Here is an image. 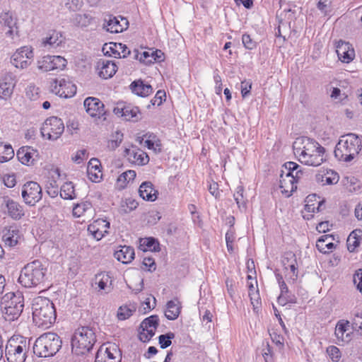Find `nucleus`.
Returning a JSON list of instances; mask_svg holds the SVG:
<instances>
[{"mask_svg":"<svg viewBox=\"0 0 362 362\" xmlns=\"http://www.w3.org/2000/svg\"><path fill=\"white\" fill-rule=\"evenodd\" d=\"M243 192L244 189L243 186H238L236 188V191L234 194V199L236 201V203L238 206L240 204H245V200L243 197Z\"/></svg>","mask_w":362,"mask_h":362,"instance_id":"obj_58","label":"nucleus"},{"mask_svg":"<svg viewBox=\"0 0 362 362\" xmlns=\"http://www.w3.org/2000/svg\"><path fill=\"white\" fill-rule=\"evenodd\" d=\"M354 283L357 289L362 293V269H358L354 275Z\"/></svg>","mask_w":362,"mask_h":362,"instance_id":"obj_60","label":"nucleus"},{"mask_svg":"<svg viewBox=\"0 0 362 362\" xmlns=\"http://www.w3.org/2000/svg\"><path fill=\"white\" fill-rule=\"evenodd\" d=\"M351 315L353 327L362 330V310L354 309L351 311Z\"/></svg>","mask_w":362,"mask_h":362,"instance_id":"obj_43","label":"nucleus"},{"mask_svg":"<svg viewBox=\"0 0 362 362\" xmlns=\"http://www.w3.org/2000/svg\"><path fill=\"white\" fill-rule=\"evenodd\" d=\"M136 175V174L134 170H127L122 173L119 176V177L117 178V182L125 184L126 182H129V181L133 180L135 178Z\"/></svg>","mask_w":362,"mask_h":362,"instance_id":"obj_51","label":"nucleus"},{"mask_svg":"<svg viewBox=\"0 0 362 362\" xmlns=\"http://www.w3.org/2000/svg\"><path fill=\"white\" fill-rule=\"evenodd\" d=\"M143 265L146 268L148 271H153L156 269V264L154 259L151 257H145L143 260Z\"/></svg>","mask_w":362,"mask_h":362,"instance_id":"obj_64","label":"nucleus"},{"mask_svg":"<svg viewBox=\"0 0 362 362\" xmlns=\"http://www.w3.org/2000/svg\"><path fill=\"white\" fill-rule=\"evenodd\" d=\"M93 206L89 202H83L77 204L73 208V215L76 217H84L83 221L89 220L93 215Z\"/></svg>","mask_w":362,"mask_h":362,"instance_id":"obj_26","label":"nucleus"},{"mask_svg":"<svg viewBox=\"0 0 362 362\" xmlns=\"http://www.w3.org/2000/svg\"><path fill=\"white\" fill-rule=\"evenodd\" d=\"M242 42L244 47L247 49H252L256 47V42L247 34L243 35Z\"/></svg>","mask_w":362,"mask_h":362,"instance_id":"obj_56","label":"nucleus"},{"mask_svg":"<svg viewBox=\"0 0 362 362\" xmlns=\"http://www.w3.org/2000/svg\"><path fill=\"white\" fill-rule=\"evenodd\" d=\"M122 354L115 344L103 345L98 350L95 362H120Z\"/></svg>","mask_w":362,"mask_h":362,"instance_id":"obj_13","label":"nucleus"},{"mask_svg":"<svg viewBox=\"0 0 362 362\" xmlns=\"http://www.w3.org/2000/svg\"><path fill=\"white\" fill-rule=\"evenodd\" d=\"M29 351V343L23 337H11L5 347V356L8 362H25Z\"/></svg>","mask_w":362,"mask_h":362,"instance_id":"obj_8","label":"nucleus"},{"mask_svg":"<svg viewBox=\"0 0 362 362\" xmlns=\"http://www.w3.org/2000/svg\"><path fill=\"white\" fill-rule=\"evenodd\" d=\"M95 279L96 284L100 290H105L111 286L112 280L107 273H100L96 275Z\"/></svg>","mask_w":362,"mask_h":362,"instance_id":"obj_39","label":"nucleus"},{"mask_svg":"<svg viewBox=\"0 0 362 362\" xmlns=\"http://www.w3.org/2000/svg\"><path fill=\"white\" fill-rule=\"evenodd\" d=\"M66 59L56 55H46L37 61V69L42 72L62 70L66 67Z\"/></svg>","mask_w":362,"mask_h":362,"instance_id":"obj_11","label":"nucleus"},{"mask_svg":"<svg viewBox=\"0 0 362 362\" xmlns=\"http://www.w3.org/2000/svg\"><path fill=\"white\" fill-rule=\"evenodd\" d=\"M158 320L157 315H151L142 321L140 329L146 330L148 332L151 336H154L158 325Z\"/></svg>","mask_w":362,"mask_h":362,"instance_id":"obj_33","label":"nucleus"},{"mask_svg":"<svg viewBox=\"0 0 362 362\" xmlns=\"http://www.w3.org/2000/svg\"><path fill=\"white\" fill-rule=\"evenodd\" d=\"M129 22L127 18L119 16H108L105 18L103 28L112 33H122L128 28Z\"/></svg>","mask_w":362,"mask_h":362,"instance_id":"obj_17","label":"nucleus"},{"mask_svg":"<svg viewBox=\"0 0 362 362\" xmlns=\"http://www.w3.org/2000/svg\"><path fill=\"white\" fill-rule=\"evenodd\" d=\"M92 20L89 14H76L74 18V23L80 27H87L91 23Z\"/></svg>","mask_w":362,"mask_h":362,"instance_id":"obj_40","label":"nucleus"},{"mask_svg":"<svg viewBox=\"0 0 362 362\" xmlns=\"http://www.w3.org/2000/svg\"><path fill=\"white\" fill-rule=\"evenodd\" d=\"M15 84L10 78L9 81H2L0 82V98L3 100L8 99L13 91Z\"/></svg>","mask_w":362,"mask_h":362,"instance_id":"obj_35","label":"nucleus"},{"mask_svg":"<svg viewBox=\"0 0 362 362\" xmlns=\"http://www.w3.org/2000/svg\"><path fill=\"white\" fill-rule=\"evenodd\" d=\"M249 296L250 298V302L253 306L254 310H255L259 309L262 303L258 290H257L255 292H250Z\"/></svg>","mask_w":362,"mask_h":362,"instance_id":"obj_55","label":"nucleus"},{"mask_svg":"<svg viewBox=\"0 0 362 362\" xmlns=\"http://www.w3.org/2000/svg\"><path fill=\"white\" fill-rule=\"evenodd\" d=\"M123 140V134L119 131L115 132V134L112 135V138L108 141L107 148L111 150H115L122 143Z\"/></svg>","mask_w":362,"mask_h":362,"instance_id":"obj_41","label":"nucleus"},{"mask_svg":"<svg viewBox=\"0 0 362 362\" xmlns=\"http://www.w3.org/2000/svg\"><path fill=\"white\" fill-rule=\"evenodd\" d=\"M115 52H117V54L114 56L115 58H125L130 54L129 48L122 43L115 45Z\"/></svg>","mask_w":362,"mask_h":362,"instance_id":"obj_46","label":"nucleus"},{"mask_svg":"<svg viewBox=\"0 0 362 362\" xmlns=\"http://www.w3.org/2000/svg\"><path fill=\"white\" fill-rule=\"evenodd\" d=\"M292 263H296V257L294 253L289 252H286L282 259V264L286 271H288V267Z\"/></svg>","mask_w":362,"mask_h":362,"instance_id":"obj_52","label":"nucleus"},{"mask_svg":"<svg viewBox=\"0 0 362 362\" xmlns=\"http://www.w3.org/2000/svg\"><path fill=\"white\" fill-rule=\"evenodd\" d=\"M133 311L132 309L127 305L120 306L117 311V317L120 320H124L132 315Z\"/></svg>","mask_w":362,"mask_h":362,"instance_id":"obj_50","label":"nucleus"},{"mask_svg":"<svg viewBox=\"0 0 362 362\" xmlns=\"http://www.w3.org/2000/svg\"><path fill=\"white\" fill-rule=\"evenodd\" d=\"M354 231H353L349 236L347 239V248L349 252H354L356 248L359 246V240L356 238L355 235H353Z\"/></svg>","mask_w":362,"mask_h":362,"instance_id":"obj_54","label":"nucleus"},{"mask_svg":"<svg viewBox=\"0 0 362 362\" xmlns=\"http://www.w3.org/2000/svg\"><path fill=\"white\" fill-rule=\"evenodd\" d=\"M130 88L134 93L141 97H146L153 91L151 85L145 84L141 80L133 81L130 85Z\"/></svg>","mask_w":362,"mask_h":362,"instance_id":"obj_31","label":"nucleus"},{"mask_svg":"<svg viewBox=\"0 0 362 362\" xmlns=\"http://www.w3.org/2000/svg\"><path fill=\"white\" fill-rule=\"evenodd\" d=\"M47 273V267L41 261L36 259L24 266L18 281L25 288L35 287L45 281Z\"/></svg>","mask_w":362,"mask_h":362,"instance_id":"obj_4","label":"nucleus"},{"mask_svg":"<svg viewBox=\"0 0 362 362\" xmlns=\"http://www.w3.org/2000/svg\"><path fill=\"white\" fill-rule=\"evenodd\" d=\"M134 250L130 246H119V249L114 253V257L123 264L131 262L134 258Z\"/></svg>","mask_w":362,"mask_h":362,"instance_id":"obj_27","label":"nucleus"},{"mask_svg":"<svg viewBox=\"0 0 362 362\" xmlns=\"http://www.w3.org/2000/svg\"><path fill=\"white\" fill-rule=\"evenodd\" d=\"M16 156L21 163L30 165L37 159L38 153L30 146H23L18 150Z\"/></svg>","mask_w":362,"mask_h":362,"instance_id":"obj_23","label":"nucleus"},{"mask_svg":"<svg viewBox=\"0 0 362 362\" xmlns=\"http://www.w3.org/2000/svg\"><path fill=\"white\" fill-rule=\"evenodd\" d=\"M0 22L5 27L8 28L6 32V35L11 36L13 35L14 30L13 28L16 27V21L9 13H4L0 16Z\"/></svg>","mask_w":362,"mask_h":362,"instance_id":"obj_34","label":"nucleus"},{"mask_svg":"<svg viewBox=\"0 0 362 362\" xmlns=\"http://www.w3.org/2000/svg\"><path fill=\"white\" fill-rule=\"evenodd\" d=\"M350 322L345 320H339L335 327V335L338 340L344 341L346 340L344 334L348 330L347 327L349 326ZM346 338H349V334L346 335ZM348 340V339H346Z\"/></svg>","mask_w":362,"mask_h":362,"instance_id":"obj_37","label":"nucleus"},{"mask_svg":"<svg viewBox=\"0 0 362 362\" xmlns=\"http://www.w3.org/2000/svg\"><path fill=\"white\" fill-rule=\"evenodd\" d=\"M62 344V339L56 333H45L35 340L33 353L38 357L53 356L59 351Z\"/></svg>","mask_w":362,"mask_h":362,"instance_id":"obj_6","label":"nucleus"},{"mask_svg":"<svg viewBox=\"0 0 362 362\" xmlns=\"http://www.w3.org/2000/svg\"><path fill=\"white\" fill-rule=\"evenodd\" d=\"M124 156L132 164L137 165H144L149 162V158L144 151L132 147V149L126 148L124 150Z\"/></svg>","mask_w":362,"mask_h":362,"instance_id":"obj_19","label":"nucleus"},{"mask_svg":"<svg viewBox=\"0 0 362 362\" xmlns=\"http://www.w3.org/2000/svg\"><path fill=\"white\" fill-rule=\"evenodd\" d=\"M175 337L173 332H168L165 334H161L158 337L159 344L161 349H165L171 345V340Z\"/></svg>","mask_w":362,"mask_h":362,"instance_id":"obj_47","label":"nucleus"},{"mask_svg":"<svg viewBox=\"0 0 362 362\" xmlns=\"http://www.w3.org/2000/svg\"><path fill=\"white\" fill-rule=\"evenodd\" d=\"M110 228V223L104 219H98L88 227V231L93 238L100 240L107 233V229Z\"/></svg>","mask_w":362,"mask_h":362,"instance_id":"obj_21","label":"nucleus"},{"mask_svg":"<svg viewBox=\"0 0 362 362\" xmlns=\"http://www.w3.org/2000/svg\"><path fill=\"white\" fill-rule=\"evenodd\" d=\"M252 83L250 81H244L241 83V94L243 98L247 96L250 92Z\"/></svg>","mask_w":362,"mask_h":362,"instance_id":"obj_62","label":"nucleus"},{"mask_svg":"<svg viewBox=\"0 0 362 362\" xmlns=\"http://www.w3.org/2000/svg\"><path fill=\"white\" fill-rule=\"evenodd\" d=\"M296 263H292L289 267H288V270L290 269V272L286 274V276H289V278L293 281H295L298 276V268L296 267Z\"/></svg>","mask_w":362,"mask_h":362,"instance_id":"obj_61","label":"nucleus"},{"mask_svg":"<svg viewBox=\"0 0 362 362\" xmlns=\"http://www.w3.org/2000/svg\"><path fill=\"white\" fill-rule=\"evenodd\" d=\"M64 40L61 33L52 30L48 34V36L43 39L42 45L45 47L48 48L57 47L63 42Z\"/></svg>","mask_w":362,"mask_h":362,"instance_id":"obj_32","label":"nucleus"},{"mask_svg":"<svg viewBox=\"0 0 362 362\" xmlns=\"http://www.w3.org/2000/svg\"><path fill=\"white\" fill-rule=\"evenodd\" d=\"M138 204V202L134 199L132 197L126 198L121 204V211L124 214L129 213L135 209Z\"/></svg>","mask_w":362,"mask_h":362,"instance_id":"obj_42","label":"nucleus"},{"mask_svg":"<svg viewBox=\"0 0 362 362\" xmlns=\"http://www.w3.org/2000/svg\"><path fill=\"white\" fill-rule=\"evenodd\" d=\"M113 112L124 117L127 121H137L139 119L140 112L137 107L126 105L124 103H118L113 109Z\"/></svg>","mask_w":362,"mask_h":362,"instance_id":"obj_16","label":"nucleus"},{"mask_svg":"<svg viewBox=\"0 0 362 362\" xmlns=\"http://www.w3.org/2000/svg\"><path fill=\"white\" fill-rule=\"evenodd\" d=\"M32 310L33 322L38 327L47 329L55 322L56 309L47 298L38 296L34 298Z\"/></svg>","mask_w":362,"mask_h":362,"instance_id":"obj_2","label":"nucleus"},{"mask_svg":"<svg viewBox=\"0 0 362 362\" xmlns=\"http://www.w3.org/2000/svg\"><path fill=\"white\" fill-rule=\"evenodd\" d=\"M96 341L95 330L90 327H78L71 339L72 351L83 355L92 349Z\"/></svg>","mask_w":362,"mask_h":362,"instance_id":"obj_7","label":"nucleus"},{"mask_svg":"<svg viewBox=\"0 0 362 362\" xmlns=\"http://www.w3.org/2000/svg\"><path fill=\"white\" fill-rule=\"evenodd\" d=\"M4 182L7 187H13L16 185V177L14 175H5L4 176Z\"/></svg>","mask_w":362,"mask_h":362,"instance_id":"obj_63","label":"nucleus"},{"mask_svg":"<svg viewBox=\"0 0 362 362\" xmlns=\"http://www.w3.org/2000/svg\"><path fill=\"white\" fill-rule=\"evenodd\" d=\"M1 308L7 321H14L21 315L24 308V297L21 292H8L1 298Z\"/></svg>","mask_w":362,"mask_h":362,"instance_id":"obj_5","label":"nucleus"},{"mask_svg":"<svg viewBox=\"0 0 362 362\" xmlns=\"http://www.w3.org/2000/svg\"><path fill=\"white\" fill-rule=\"evenodd\" d=\"M14 156V151L10 144L0 143V162L5 163Z\"/></svg>","mask_w":362,"mask_h":362,"instance_id":"obj_38","label":"nucleus"},{"mask_svg":"<svg viewBox=\"0 0 362 362\" xmlns=\"http://www.w3.org/2000/svg\"><path fill=\"white\" fill-rule=\"evenodd\" d=\"M87 113L92 117H98L105 115L104 104L96 98H87L83 103Z\"/></svg>","mask_w":362,"mask_h":362,"instance_id":"obj_18","label":"nucleus"},{"mask_svg":"<svg viewBox=\"0 0 362 362\" xmlns=\"http://www.w3.org/2000/svg\"><path fill=\"white\" fill-rule=\"evenodd\" d=\"M327 354L334 362H338L341 358V351L335 346H329L327 348Z\"/></svg>","mask_w":362,"mask_h":362,"instance_id":"obj_49","label":"nucleus"},{"mask_svg":"<svg viewBox=\"0 0 362 362\" xmlns=\"http://www.w3.org/2000/svg\"><path fill=\"white\" fill-rule=\"evenodd\" d=\"M293 148L296 157L305 165L317 167L325 160V148L308 137L301 136L296 139Z\"/></svg>","mask_w":362,"mask_h":362,"instance_id":"obj_1","label":"nucleus"},{"mask_svg":"<svg viewBox=\"0 0 362 362\" xmlns=\"http://www.w3.org/2000/svg\"><path fill=\"white\" fill-rule=\"evenodd\" d=\"M181 303L177 298L169 300L166 304L165 317L170 320H176L181 312Z\"/></svg>","mask_w":362,"mask_h":362,"instance_id":"obj_30","label":"nucleus"},{"mask_svg":"<svg viewBox=\"0 0 362 362\" xmlns=\"http://www.w3.org/2000/svg\"><path fill=\"white\" fill-rule=\"evenodd\" d=\"M33 57L34 54L32 47L23 46L13 53L11 62L16 68L25 69L30 64Z\"/></svg>","mask_w":362,"mask_h":362,"instance_id":"obj_14","label":"nucleus"},{"mask_svg":"<svg viewBox=\"0 0 362 362\" xmlns=\"http://www.w3.org/2000/svg\"><path fill=\"white\" fill-rule=\"evenodd\" d=\"M64 131L63 121L57 117H50L43 123L40 132L43 138L57 140Z\"/></svg>","mask_w":362,"mask_h":362,"instance_id":"obj_9","label":"nucleus"},{"mask_svg":"<svg viewBox=\"0 0 362 362\" xmlns=\"http://www.w3.org/2000/svg\"><path fill=\"white\" fill-rule=\"evenodd\" d=\"M20 238V230L16 225L6 227L3 230L2 240L7 246L13 247L16 245Z\"/></svg>","mask_w":362,"mask_h":362,"instance_id":"obj_22","label":"nucleus"},{"mask_svg":"<svg viewBox=\"0 0 362 362\" xmlns=\"http://www.w3.org/2000/svg\"><path fill=\"white\" fill-rule=\"evenodd\" d=\"M82 6V0H67L65 3L66 8L70 11H76L79 10Z\"/></svg>","mask_w":362,"mask_h":362,"instance_id":"obj_53","label":"nucleus"},{"mask_svg":"<svg viewBox=\"0 0 362 362\" xmlns=\"http://www.w3.org/2000/svg\"><path fill=\"white\" fill-rule=\"evenodd\" d=\"M52 93L65 98L74 96L76 93V85L69 77H59L50 83Z\"/></svg>","mask_w":362,"mask_h":362,"instance_id":"obj_10","label":"nucleus"},{"mask_svg":"<svg viewBox=\"0 0 362 362\" xmlns=\"http://www.w3.org/2000/svg\"><path fill=\"white\" fill-rule=\"evenodd\" d=\"M141 246H145L144 250L157 251L159 248V243L153 238H146Z\"/></svg>","mask_w":362,"mask_h":362,"instance_id":"obj_48","label":"nucleus"},{"mask_svg":"<svg viewBox=\"0 0 362 362\" xmlns=\"http://www.w3.org/2000/svg\"><path fill=\"white\" fill-rule=\"evenodd\" d=\"M21 194L26 204L35 206L42 199V188L36 182H27L23 186Z\"/></svg>","mask_w":362,"mask_h":362,"instance_id":"obj_12","label":"nucleus"},{"mask_svg":"<svg viewBox=\"0 0 362 362\" xmlns=\"http://www.w3.org/2000/svg\"><path fill=\"white\" fill-rule=\"evenodd\" d=\"M88 175L89 179L94 182H98L100 181V179L102 177L101 172L100 173H98V170H93V167L88 166L87 170Z\"/></svg>","mask_w":362,"mask_h":362,"instance_id":"obj_59","label":"nucleus"},{"mask_svg":"<svg viewBox=\"0 0 362 362\" xmlns=\"http://www.w3.org/2000/svg\"><path fill=\"white\" fill-rule=\"evenodd\" d=\"M153 50L149 49L148 51H144L141 53H138L136 55V58L138 59L140 62H142L145 64H151L153 62Z\"/></svg>","mask_w":362,"mask_h":362,"instance_id":"obj_45","label":"nucleus"},{"mask_svg":"<svg viewBox=\"0 0 362 362\" xmlns=\"http://www.w3.org/2000/svg\"><path fill=\"white\" fill-rule=\"evenodd\" d=\"M362 139L355 134L341 136L334 149L335 157L341 161L349 162L360 152Z\"/></svg>","mask_w":362,"mask_h":362,"instance_id":"obj_3","label":"nucleus"},{"mask_svg":"<svg viewBox=\"0 0 362 362\" xmlns=\"http://www.w3.org/2000/svg\"><path fill=\"white\" fill-rule=\"evenodd\" d=\"M60 196L64 199H74L76 197L73 182H66L62 185Z\"/></svg>","mask_w":362,"mask_h":362,"instance_id":"obj_36","label":"nucleus"},{"mask_svg":"<svg viewBox=\"0 0 362 362\" xmlns=\"http://www.w3.org/2000/svg\"><path fill=\"white\" fill-rule=\"evenodd\" d=\"M139 194L143 199L153 202L156 199L158 192L151 182H144L139 187Z\"/></svg>","mask_w":362,"mask_h":362,"instance_id":"obj_28","label":"nucleus"},{"mask_svg":"<svg viewBox=\"0 0 362 362\" xmlns=\"http://www.w3.org/2000/svg\"><path fill=\"white\" fill-rule=\"evenodd\" d=\"M279 183L281 193L286 197H290L297 188L296 185L297 183L296 178L294 177V175H291L290 173L282 171L280 175Z\"/></svg>","mask_w":362,"mask_h":362,"instance_id":"obj_20","label":"nucleus"},{"mask_svg":"<svg viewBox=\"0 0 362 362\" xmlns=\"http://www.w3.org/2000/svg\"><path fill=\"white\" fill-rule=\"evenodd\" d=\"M334 240L333 235H323L317 240L316 247L320 252L324 254L329 253L335 247L332 243Z\"/></svg>","mask_w":362,"mask_h":362,"instance_id":"obj_29","label":"nucleus"},{"mask_svg":"<svg viewBox=\"0 0 362 362\" xmlns=\"http://www.w3.org/2000/svg\"><path fill=\"white\" fill-rule=\"evenodd\" d=\"M165 92L162 90L157 91L155 97L151 100V103L153 105H160L162 104L163 100H165Z\"/></svg>","mask_w":362,"mask_h":362,"instance_id":"obj_57","label":"nucleus"},{"mask_svg":"<svg viewBox=\"0 0 362 362\" xmlns=\"http://www.w3.org/2000/svg\"><path fill=\"white\" fill-rule=\"evenodd\" d=\"M336 48L337 56L342 62L349 63L354 59L355 52L349 42L340 40L338 42Z\"/></svg>","mask_w":362,"mask_h":362,"instance_id":"obj_24","label":"nucleus"},{"mask_svg":"<svg viewBox=\"0 0 362 362\" xmlns=\"http://www.w3.org/2000/svg\"><path fill=\"white\" fill-rule=\"evenodd\" d=\"M99 76L105 79L110 78L115 74L117 65L113 61L100 59L98 63Z\"/></svg>","mask_w":362,"mask_h":362,"instance_id":"obj_25","label":"nucleus"},{"mask_svg":"<svg viewBox=\"0 0 362 362\" xmlns=\"http://www.w3.org/2000/svg\"><path fill=\"white\" fill-rule=\"evenodd\" d=\"M339 177L338 174L333 170L327 171L325 175L322 177V182L327 185H334L338 182Z\"/></svg>","mask_w":362,"mask_h":362,"instance_id":"obj_44","label":"nucleus"},{"mask_svg":"<svg viewBox=\"0 0 362 362\" xmlns=\"http://www.w3.org/2000/svg\"><path fill=\"white\" fill-rule=\"evenodd\" d=\"M0 207L4 214L14 220H19L24 216L23 207L8 197H4L1 199Z\"/></svg>","mask_w":362,"mask_h":362,"instance_id":"obj_15","label":"nucleus"}]
</instances>
